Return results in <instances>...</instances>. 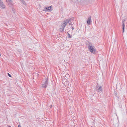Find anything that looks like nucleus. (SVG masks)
I'll return each mask as SVG.
<instances>
[{"label":"nucleus","mask_w":127,"mask_h":127,"mask_svg":"<svg viewBox=\"0 0 127 127\" xmlns=\"http://www.w3.org/2000/svg\"><path fill=\"white\" fill-rule=\"evenodd\" d=\"M6 1L7 2H9L11 1V0H6Z\"/></svg>","instance_id":"13"},{"label":"nucleus","mask_w":127,"mask_h":127,"mask_svg":"<svg viewBox=\"0 0 127 127\" xmlns=\"http://www.w3.org/2000/svg\"><path fill=\"white\" fill-rule=\"evenodd\" d=\"M70 24H71L70 23V24H69V25H70Z\"/></svg>","instance_id":"20"},{"label":"nucleus","mask_w":127,"mask_h":127,"mask_svg":"<svg viewBox=\"0 0 127 127\" xmlns=\"http://www.w3.org/2000/svg\"><path fill=\"white\" fill-rule=\"evenodd\" d=\"M18 127H21V125L19 124L18 125Z\"/></svg>","instance_id":"14"},{"label":"nucleus","mask_w":127,"mask_h":127,"mask_svg":"<svg viewBox=\"0 0 127 127\" xmlns=\"http://www.w3.org/2000/svg\"><path fill=\"white\" fill-rule=\"evenodd\" d=\"M102 87H99L98 88V90L99 91H101L102 90Z\"/></svg>","instance_id":"10"},{"label":"nucleus","mask_w":127,"mask_h":127,"mask_svg":"<svg viewBox=\"0 0 127 127\" xmlns=\"http://www.w3.org/2000/svg\"><path fill=\"white\" fill-rule=\"evenodd\" d=\"M52 107V105H51V106H50V107H51H51Z\"/></svg>","instance_id":"18"},{"label":"nucleus","mask_w":127,"mask_h":127,"mask_svg":"<svg viewBox=\"0 0 127 127\" xmlns=\"http://www.w3.org/2000/svg\"><path fill=\"white\" fill-rule=\"evenodd\" d=\"M21 1L24 5H26V2L24 0H22Z\"/></svg>","instance_id":"9"},{"label":"nucleus","mask_w":127,"mask_h":127,"mask_svg":"<svg viewBox=\"0 0 127 127\" xmlns=\"http://www.w3.org/2000/svg\"><path fill=\"white\" fill-rule=\"evenodd\" d=\"M0 5L2 9H4L5 8V6L4 4H3L2 2L0 3Z\"/></svg>","instance_id":"6"},{"label":"nucleus","mask_w":127,"mask_h":127,"mask_svg":"<svg viewBox=\"0 0 127 127\" xmlns=\"http://www.w3.org/2000/svg\"><path fill=\"white\" fill-rule=\"evenodd\" d=\"M8 127H11V126H8Z\"/></svg>","instance_id":"16"},{"label":"nucleus","mask_w":127,"mask_h":127,"mask_svg":"<svg viewBox=\"0 0 127 127\" xmlns=\"http://www.w3.org/2000/svg\"><path fill=\"white\" fill-rule=\"evenodd\" d=\"M74 29V28L72 27V30H73V29Z\"/></svg>","instance_id":"15"},{"label":"nucleus","mask_w":127,"mask_h":127,"mask_svg":"<svg viewBox=\"0 0 127 127\" xmlns=\"http://www.w3.org/2000/svg\"><path fill=\"white\" fill-rule=\"evenodd\" d=\"M7 74H8V76L10 77H11V75L9 73H7Z\"/></svg>","instance_id":"12"},{"label":"nucleus","mask_w":127,"mask_h":127,"mask_svg":"<svg viewBox=\"0 0 127 127\" xmlns=\"http://www.w3.org/2000/svg\"><path fill=\"white\" fill-rule=\"evenodd\" d=\"M92 22L91 19V17L90 16L88 18V20L87 21V23L88 24H90V23Z\"/></svg>","instance_id":"5"},{"label":"nucleus","mask_w":127,"mask_h":127,"mask_svg":"<svg viewBox=\"0 0 127 127\" xmlns=\"http://www.w3.org/2000/svg\"><path fill=\"white\" fill-rule=\"evenodd\" d=\"M125 25L124 24H122V28L123 29V32L124 33V28H125Z\"/></svg>","instance_id":"8"},{"label":"nucleus","mask_w":127,"mask_h":127,"mask_svg":"<svg viewBox=\"0 0 127 127\" xmlns=\"http://www.w3.org/2000/svg\"><path fill=\"white\" fill-rule=\"evenodd\" d=\"M125 19H123V20H122V24H124V23H125Z\"/></svg>","instance_id":"11"},{"label":"nucleus","mask_w":127,"mask_h":127,"mask_svg":"<svg viewBox=\"0 0 127 127\" xmlns=\"http://www.w3.org/2000/svg\"><path fill=\"white\" fill-rule=\"evenodd\" d=\"M2 1H1L0 0V3L2 2Z\"/></svg>","instance_id":"17"},{"label":"nucleus","mask_w":127,"mask_h":127,"mask_svg":"<svg viewBox=\"0 0 127 127\" xmlns=\"http://www.w3.org/2000/svg\"><path fill=\"white\" fill-rule=\"evenodd\" d=\"M47 78H45L44 82L42 85V87L44 88H46L48 85V82Z\"/></svg>","instance_id":"3"},{"label":"nucleus","mask_w":127,"mask_h":127,"mask_svg":"<svg viewBox=\"0 0 127 127\" xmlns=\"http://www.w3.org/2000/svg\"><path fill=\"white\" fill-rule=\"evenodd\" d=\"M1 56V54H0V57Z\"/></svg>","instance_id":"19"},{"label":"nucleus","mask_w":127,"mask_h":127,"mask_svg":"<svg viewBox=\"0 0 127 127\" xmlns=\"http://www.w3.org/2000/svg\"><path fill=\"white\" fill-rule=\"evenodd\" d=\"M66 34H67V36H68V38H71L72 36L71 35H70V34H69L68 32H67L66 33Z\"/></svg>","instance_id":"7"},{"label":"nucleus","mask_w":127,"mask_h":127,"mask_svg":"<svg viewBox=\"0 0 127 127\" xmlns=\"http://www.w3.org/2000/svg\"><path fill=\"white\" fill-rule=\"evenodd\" d=\"M90 51L93 53H94L95 52V50L94 48V46H92V44L90 42H88V43L87 44Z\"/></svg>","instance_id":"2"},{"label":"nucleus","mask_w":127,"mask_h":127,"mask_svg":"<svg viewBox=\"0 0 127 127\" xmlns=\"http://www.w3.org/2000/svg\"><path fill=\"white\" fill-rule=\"evenodd\" d=\"M71 18L69 19H66L63 22L64 23L63 24L61 25L60 28V31H63L64 30V27L69 22H70L71 21Z\"/></svg>","instance_id":"1"},{"label":"nucleus","mask_w":127,"mask_h":127,"mask_svg":"<svg viewBox=\"0 0 127 127\" xmlns=\"http://www.w3.org/2000/svg\"><path fill=\"white\" fill-rule=\"evenodd\" d=\"M52 5L49 7H44V10L46 11H49L51 12L53 10L52 9Z\"/></svg>","instance_id":"4"},{"label":"nucleus","mask_w":127,"mask_h":127,"mask_svg":"<svg viewBox=\"0 0 127 127\" xmlns=\"http://www.w3.org/2000/svg\"><path fill=\"white\" fill-rule=\"evenodd\" d=\"M20 1L22 0H20Z\"/></svg>","instance_id":"21"}]
</instances>
